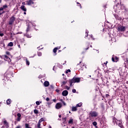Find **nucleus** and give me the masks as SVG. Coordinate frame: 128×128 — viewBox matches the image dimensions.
<instances>
[{
	"instance_id": "1",
	"label": "nucleus",
	"mask_w": 128,
	"mask_h": 128,
	"mask_svg": "<svg viewBox=\"0 0 128 128\" xmlns=\"http://www.w3.org/2000/svg\"><path fill=\"white\" fill-rule=\"evenodd\" d=\"M80 82V78H74L70 82V86L74 82Z\"/></svg>"
},
{
	"instance_id": "2",
	"label": "nucleus",
	"mask_w": 128,
	"mask_h": 128,
	"mask_svg": "<svg viewBox=\"0 0 128 128\" xmlns=\"http://www.w3.org/2000/svg\"><path fill=\"white\" fill-rule=\"evenodd\" d=\"M90 116L92 118H96L98 116V113L96 111H91L90 113Z\"/></svg>"
},
{
	"instance_id": "3",
	"label": "nucleus",
	"mask_w": 128,
	"mask_h": 128,
	"mask_svg": "<svg viewBox=\"0 0 128 128\" xmlns=\"http://www.w3.org/2000/svg\"><path fill=\"white\" fill-rule=\"evenodd\" d=\"M14 20H16V18L14 16L10 18V20L9 21V24L12 26V24H14Z\"/></svg>"
},
{
	"instance_id": "4",
	"label": "nucleus",
	"mask_w": 128,
	"mask_h": 128,
	"mask_svg": "<svg viewBox=\"0 0 128 128\" xmlns=\"http://www.w3.org/2000/svg\"><path fill=\"white\" fill-rule=\"evenodd\" d=\"M62 106V103L58 102L56 104L55 108L56 110H60Z\"/></svg>"
},
{
	"instance_id": "5",
	"label": "nucleus",
	"mask_w": 128,
	"mask_h": 128,
	"mask_svg": "<svg viewBox=\"0 0 128 128\" xmlns=\"http://www.w3.org/2000/svg\"><path fill=\"white\" fill-rule=\"evenodd\" d=\"M118 30H120V32H124V30H126V27L120 26L118 28Z\"/></svg>"
},
{
	"instance_id": "6",
	"label": "nucleus",
	"mask_w": 128,
	"mask_h": 128,
	"mask_svg": "<svg viewBox=\"0 0 128 128\" xmlns=\"http://www.w3.org/2000/svg\"><path fill=\"white\" fill-rule=\"evenodd\" d=\"M34 0H29L28 1H26V4L28 6H30V4H34Z\"/></svg>"
},
{
	"instance_id": "7",
	"label": "nucleus",
	"mask_w": 128,
	"mask_h": 128,
	"mask_svg": "<svg viewBox=\"0 0 128 128\" xmlns=\"http://www.w3.org/2000/svg\"><path fill=\"white\" fill-rule=\"evenodd\" d=\"M68 90H65L62 92V95L64 96H68Z\"/></svg>"
},
{
	"instance_id": "8",
	"label": "nucleus",
	"mask_w": 128,
	"mask_h": 128,
	"mask_svg": "<svg viewBox=\"0 0 128 128\" xmlns=\"http://www.w3.org/2000/svg\"><path fill=\"white\" fill-rule=\"evenodd\" d=\"M116 10H122V7L120 6V4H118L117 5H116Z\"/></svg>"
},
{
	"instance_id": "9",
	"label": "nucleus",
	"mask_w": 128,
	"mask_h": 128,
	"mask_svg": "<svg viewBox=\"0 0 128 128\" xmlns=\"http://www.w3.org/2000/svg\"><path fill=\"white\" fill-rule=\"evenodd\" d=\"M4 60H8V62H10L12 60H10V58L6 55L4 56Z\"/></svg>"
},
{
	"instance_id": "10",
	"label": "nucleus",
	"mask_w": 128,
	"mask_h": 128,
	"mask_svg": "<svg viewBox=\"0 0 128 128\" xmlns=\"http://www.w3.org/2000/svg\"><path fill=\"white\" fill-rule=\"evenodd\" d=\"M44 86H50V82H48V81H46L44 82Z\"/></svg>"
},
{
	"instance_id": "11",
	"label": "nucleus",
	"mask_w": 128,
	"mask_h": 128,
	"mask_svg": "<svg viewBox=\"0 0 128 128\" xmlns=\"http://www.w3.org/2000/svg\"><path fill=\"white\" fill-rule=\"evenodd\" d=\"M20 8L22 10H24V12H26V8L24 6H22Z\"/></svg>"
},
{
	"instance_id": "12",
	"label": "nucleus",
	"mask_w": 128,
	"mask_h": 128,
	"mask_svg": "<svg viewBox=\"0 0 128 128\" xmlns=\"http://www.w3.org/2000/svg\"><path fill=\"white\" fill-rule=\"evenodd\" d=\"M60 46L54 48L53 50L54 52L56 54V50H60Z\"/></svg>"
},
{
	"instance_id": "13",
	"label": "nucleus",
	"mask_w": 128,
	"mask_h": 128,
	"mask_svg": "<svg viewBox=\"0 0 128 128\" xmlns=\"http://www.w3.org/2000/svg\"><path fill=\"white\" fill-rule=\"evenodd\" d=\"M116 124H119V126H120V128H122V124H122V121H117Z\"/></svg>"
},
{
	"instance_id": "14",
	"label": "nucleus",
	"mask_w": 128,
	"mask_h": 128,
	"mask_svg": "<svg viewBox=\"0 0 128 128\" xmlns=\"http://www.w3.org/2000/svg\"><path fill=\"white\" fill-rule=\"evenodd\" d=\"M82 106V102L78 103V104H76V108H80Z\"/></svg>"
},
{
	"instance_id": "15",
	"label": "nucleus",
	"mask_w": 128,
	"mask_h": 128,
	"mask_svg": "<svg viewBox=\"0 0 128 128\" xmlns=\"http://www.w3.org/2000/svg\"><path fill=\"white\" fill-rule=\"evenodd\" d=\"M8 46H14V43L12 42H10L8 44Z\"/></svg>"
},
{
	"instance_id": "16",
	"label": "nucleus",
	"mask_w": 128,
	"mask_h": 128,
	"mask_svg": "<svg viewBox=\"0 0 128 128\" xmlns=\"http://www.w3.org/2000/svg\"><path fill=\"white\" fill-rule=\"evenodd\" d=\"M76 107H74V106H73L72 107V112H76Z\"/></svg>"
},
{
	"instance_id": "17",
	"label": "nucleus",
	"mask_w": 128,
	"mask_h": 128,
	"mask_svg": "<svg viewBox=\"0 0 128 128\" xmlns=\"http://www.w3.org/2000/svg\"><path fill=\"white\" fill-rule=\"evenodd\" d=\"M68 122V124H72L74 122V120L72 118L70 119Z\"/></svg>"
},
{
	"instance_id": "18",
	"label": "nucleus",
	"mask_w": 128,
	"mask_h": 128,
	"mask_svg": "<svg viewBox=\"0 0 128 128\" xmlns=\"http://www.w3.org/2000/svg\"><path fill=\"white\" fill-rule=\"evenodd\" d=\"M10 99H8L7 100H6V104H10Z\"/></svg>"
},
{
	"instance_id": "19",
	"label": "nucleus",
	"mask_w": 128,
	"mask_h": 128,
	"mask_svg": "<svg viewBox=\"0 0 128 128\" xmlns=\"http://www.w3.org/2000/svg\"><path fill=\"white\" fill-rule=\"evenodd\" d=\"M44 118H41L40 120H39V124H40V122H44Z\"/></svg>"
},
{
	"instance_id": "20",
	"label": "nucleus",
	"mask_w": 128,
	"mask_h": 128,
	"mask_svg": "<svg viewBox=\"0 0 128 128\" xmlns=\"http://www.w3.org/2000/svg\"><path fill=\"white\" fill-rule=\"evenodd\" d=\"M92 124L94 126H96L98 124V123H96V122H93Z\"/></svg>"
},
{
	"instance_id": "21",
	"label": "nucleus",
	"mask_w": 128,
	"mask_h": 128,
	"mask_svg": "<svg viewBox=\"0 0 128 128\" xmlns=\"http://www.w3.org/2000/svg\"><path fill=\"white\" fill-rule=\"evenodd\" d=\"M26 64H28V66H30V61L28 60V59H26Z\"/></svg>"
},
{
	"instance_id": "22",
	"label": "nucleus",
	"mask_w": 128,
	"mask_h": 128,
	"mask_svg": "<svg viewBox=\"0 0 128 128\" xmlns=\"http://www.w3.org/2000/svg\"><path fill=\"white\" fill-rule=\"evenodd\" d=\"M42 54L41 52H38V56H42Z\"/></svg>"
},
{
	"instance_id": "23",
	"label": "nucleus",
	"mask_w": 128,
	"mask_h": 128,
	"mask_svg": "<svg viewBox=\"0 0 128 128\" xmlns=\"http://www.w3.org/2000/svg\"><path fill=\"white\" fill-rule=\"evenodd\" d=\"M34 114H38V111L37 110H34Z\"/></svg>"
},
{
	"instance_id": "24",
	"label": "nucleus",
	"mask_w": 128,
	"mask_h": 128,
	"mask_svg": "<svg viewBox=\"0 0 128 128\" xmlns=\"http://www.w3.org/2000/svg\"><path fill=\"white\" fill-rule=\"evenodd\" d=\"M37 126H38V128H40V123L38 122Z\"/></svg>"
},
{
	"instance_id": "25",
	"label": "nucleus",
	"mask_w": 128,
	"mask_h": 128,
	"mask_svg": "<svg viewBox=\"0 0 128 128\" xmlns=\"http://www.w3.org/2000/svg\"><path fill=\"white\" fill-rule=\"evenodd\" d=\"M25 126H26V128H30L29 125L28 124H25Z\"/></svg>"
},
{
	"instance_id": "26",
	"label": "nucleus",
	"mask_w": 128,
	"mask_h": 128,
	"mask_svg": "<svg viewBox=\"0 0 128 128\" xmlns=\"http://www.w3.org/2000/svg\"><path fill=\"white\" fill-rule=\"evenodd\" d=\"M65 88L66 90H70V87L68 86H66Z\"/></svg>"
},
{
	"instance_id": "27",
	"label": "nucleus",
	"mask_w": 128,
	"mask_h": 128,
	"mask_svg": "<svg viewBox=\"0 0 128 128\" xmlns=\"http://www.w3.org/2000/svg\"><path fill=\"white\" fill-rule=\"evenodd\" d=\"M26 36H27V38H32V36H30V34L26 35Z\"/></svg>"
},
{
	"instance_id": "28",
	"label": "nucleus",
	"mask_w": 128,
	"mask_h": 128,
	"mask_svg": "<svg viewBox=\"0 0 128 128\" xmlns=\"http://www.w3.org/2000/svg\"><path fill=\"white\" fill-rule=\"evenodd\" d=\"M2 8H3L4 10V8H8V6L4 5V6H3Z\"/></svg>"
},
{
	"instance_id": "29",
	"label": "nucleus",
	"mask_w": 128,
	"mask_h": 128,
	"mask_svg": "<svg viewBox=\"0 0 128 128\" xmlns=\"http://www.w3.org/2000/svg\"><path fill=\"white\" fill-rule=\"evenodd\" d=\"M17 116L18 118H20V116H22V115L20 114H18Z\"/></svg>"
},
{
	"instance_id": "30",
	"label": "nucleus",
	"mask_w": 128,
	"mask_h": 128,
	"mask_svg": "<svg viewBox=\"0 0 128 128\" xmlns=\"http://www.w3.org/2000/svg\"><path fill=\"white\" fill-rule=\"evenodd\" d=\"M36 104H37V106H40V102L36 101Z\"/></svg>"
},
{
	"instance_id": "31",
	"label": "nucleus",
	"mask_w": 128,
	"mask_h": 128,
	"mask_svg": "<svg viewBox=\"0 0 128 128\" xmlns=\"http://www.w3.org/2000/svg\"><path fill=\"white\" fill-rule=\"evenodd\" d=\"M68 72H70V70H68L66 71V74H68Z\"/></svg>"
},
{
	"instance_id": "32",
	"label": "nucleus",
	"mask_w": 128,
	"mask_h": 128,
	"mask_svg": "<svg viewBox=\"0 0 128 128\" xmlns=\"http://www.w3.org/2000/svg\"><path fill=\"white\" fill-rule=\"evenodd\" d=\"M66 84V81L62 82V84Z\"/></svg>"
},
{
	"instance_id": "33",
	"label": "nucleus",
	"mask_w": 128,
	"mask_h": 128,
	"mask_svg": "<svg viewBox=\"0 0 128 128\" xmlns=\"http://www.w3.org/2000/svg\"><path fill=\"white\" fill-rule=\"evenodd\" d=\"M17 120H18V122H20V118L18 117V118H17Z\"/></svg>"
},
{
	"instance_id": "34",
	"label": "nucleus",
	"mask_w": 128,
	"mask_h": 128,
	"mask_svg": "<svg viewBox=\"0 0 128 128\" xmlns=\"http://www.w3.org/2000/svg\"><path fill=\"white\" fill-rule=\"evenodd\" d=\"M72 92L74 93V92H76V89H73L72 90Z\"/></svg>"
},
{
	"instance_id": "35",
	"label": "nucleus",
	"mask_w": 128,
	"mask_h": 128,
	"mask_svg": "<svg viewBox=\"0 0 128 128\" xmlns=\"http://www.w3.org/2000/svg\"><path fill=\"white\" fill-rule=\"evenodd\" d=\"M86 34H87V35L86 36V37H88V31L86 30Z\"/></svg>"
},
{
	"instance_id": "36",
	"label": "nucleus",
	"mask_w": 128,
	"mask_h": 128,
	"mask_svg": "<svg viewBox=\"0 0 128 128\" xmlns=\"http://www.w3.org/2000/svg\"><path fill=\"white\" fill-rule=\"evenodd\" d=\"M4 123L5 124H8V122H6V120H4Z\"/></svg>"
},
{
	"instance_id": "37",
	"label": "nucleus",
	"mask_w": 128,
	"mask_h": 128,
	"mask_svg": "<svg viewBox=\"0 0 128 128\" xmlns=\"http://www.w3.org/2000/svg\"><path fill=\"white\" fill-rule=\"evenodd\" d=\"M62 104H64V106H66V102H64V101H62Z\"/></svg>"
},
{
	"instance_id": "38",
	"label": "nucleus",
	"mask_w": 128,
	"mask_h": 128,
	"mask_svg": "<svg viewBox=\"0 0 128 128\" xmlns=\"http://www.w3.org/2000/svg\"><path fill=\"white\" fill-rule=\"evenodd\" d=\"M46 100L47 102H48V100H50V98H46Z\"/></svg>"
},
{
	"instance_id": "39",
	"label": "nucleus",
	"mask_w": 128,
	"mask_h": 128,
	"mask_svg": "<svg viewBox=\"0 0 128 128\" xmlns=\"http://www.w3.org/2000/svg\"><path fill=\"white\" fill-rule=\"evenodd\" d=\"M0 10H4L3 7H2V8H0Z\"/></svg>"
},
{
	"instance_id": "40",
	"label": "nucleus",
	"mask_w": 128,
	"mask_h": 128,
	"mask_svg": "<svg viewBox=\"0 0 128 128\" xmlns=\"http://www.w3.org/2000/svg\"><path fill=\"white\" fill-rule=\"evenodd\" d=\"M90 38H92V40H94V38L92 37V34L90 35Z\"/></svg>"
},
{
	"instance_id": "41",
	"label": "nucleus",
	"mask_w": 128,
	"mask_h": 128,
	"mask_svg": "<svg viewBox=\"0 0 128 128\" xmlns=\"http://www.w3.org/2000/svg\"><path fill=\"white\" fill-rule=\"evenodd\" d=\"M112 62H116V61H114V58H112Z\"/></svg>"
},
{
	"instance_id": "42",
	"label": "nucleus",
	"mask_w": 128,
	"mask_h": 128,
	"mask_svg": "<svg viewBox=\"0 0 128 128\" xmlns=\"http://www.w3.org/2000/svg\"><path fill=\"white\" fill-rule=\"evenodd\" d=\"M0 36H4V34H0Z\"/></svg>"
},
{
	"instance_id": "43",
	"label": "nucleus",
	"mask_w": 128,
	"mask_h": 128,
	"mask_svg": "<svg viewBox=\"0 0 128 128\" xmlns=\"http://www.w3.org/2000/svg\"><path fill=\"white\" fill-rule=\"evenodd\" d=\"M63 120H64V122H66V118H64Z\"/></svg>"
},
{
	"instance_id": "44",
	"label": "nucleus",
	"mask_w": 128,
	"mask_h": 128,
	"mask_svg": "<svg viewBox=\"0 0 128 128\" xmlns=\"http://www.w3.org/2000/svg\"><path fill=\"white\" fill-rule=\"evenodd\" d=\"M6 54H10V52H6Z\"/></svg>"
},
{
	"instance_id": "45",
	"label": "nucleus",
	"mask_w": 128,
	"mask_h": 128,
	"mask_svg": "<svg viewBox=\"0 0 128 128\" xmlns=\"http://www.w3.org/2000/svg\"><path fill=\"white\" fill-rule=\"evenodd\" d=\"M16 128H20V126H18Z\"/></svg>"
},
{
	"instance_id": "46",
	"label": "nucleus",
	"mask_w": 128,
	"mask_h": 128,
	"mask_svg": "<svg viewBox=\"0 0 128 128\" xmlns=\"http://www.w3.org/2000/svg\"><path fill=\"white\" fill-rule=\"evenodd\" d=\"M28 30H29V28H28L27 29H26V32H28Z\"/></svg>"
},
{
	"instance_id": "47",
	"label": "nucleus",
	"mask_w": 128,
	"mask_h": 128,
	"mask_svg": "<svg viewBox=\"0 0 128 128\" xmlns=\"http://www.w3.org/2000/svg\"><path fill=\"white\" fill-rule=\"evenodd\" d=\"M19 48H20V45H18Z\"/></svg>"
},
{
	"instance_id": "48",
	"label": "nucleus",
	"mask_w": 128,
	"mask_h": 128,
	"mask_svg": "<svg viewBox=\"0 0 128 128\" xmlns=\"http://www.w3.org/2000/svg\"><path fill=\"white\" fill-rule=\"evenodd\" d=\"M53 100H54V102H56V100L55 99H54Z\"/></svg>"
},
{
	"instance_id": "49",
	"label": "nucleus",
	"mask_w": 128,
	"mask_h": 128,
	"mask_svg": "<svg viewBox=\"0 0 128 128\" xmlns=\"http://www.w3.org/2000/svg\"><path fill=\"white\" fill-rule=\"evenodd\" d=\"M59 118H62V115H59Z\"/></svg>"
},
{
	"instance_id": "50",
	"label": "nucleus",
	"mask_w": 128,
	"mask_h": 128,
	"mask_svg": "<svg viewBox=\"0 0 128 128\" xmlns=\"http://www.w3.org/2000/svg\"><path fill=\"white\" fill-rule=\"evenodd\" d=\"M24 14H26V12H24Z\"/></svg>"
},
{
	"instance_id": "51",
	"label": "nucleus",
	"mask_w": 128,
	"mask_h": 128,
	"mask_svg": "<svg viewBox=\"0 0 128 128\" xmlns=\"http://www.w3.org/2000/svg\"><path fill=\"white\" fill-rule=\"evenodd\" d=\"M60 102H64V101L62 100V99H61V100H60Z\"/></svg>"
},
{
	"instance_id": "52",
	"label": "nucleus",
	"mask_w": 128,
	"mask_h": 128,
	"mask_svg": "<svg viewBox=\"0 0 128 128\" xmlns=\"http://www.w3.org/2000/svg\"><path fill=\"white\" fill-rule=\"evenodd\" d=\"M2 13L0 12V16H2Z\"/></svg>"
},
{
	"instance_id": "53",
	"label": "nucleus",
	"mask_w": 128,
	"mask_h": 128,
	"mask_svg": "<svg viewBox=\"0 0 128 128\" xmlns=\"http://www.w3.org/2000/svg\"><path fill=\"white\" fill-rule=\"evenodd\" d=\"M116 60H118V57H116Z\"/></svg>"
},
{
	"instance_id": "54",
	"label": "nucleus",
	"mask_w": 128,
	"mask_h": 128,
	"mask_svg": "<svg viewBox=\"0 0 128 128\" xmlns=\"http://www.w3.org/2000/svg\"><path fill=\"white\" fill-rule=\"evenodd\" d=\"M2 128H4V126H2Z\"/></svg>"
},
{
	"instance_id": "55",
	"label": "nucleus",
	"mask_w": 128,
	"mask_h": 128,
	"mask_svg": "<svg viewBox=\"0 0 128 128\" xmlns=\"http://www.w3.org/2000/svg\"><path fill=\"white\" fill-rule=\"evenodd\" d=\"M120 0H116V2H118Z\"/></svg>"
},
{
	"instance_id": "56",
	"label": "nucleus",
	"mask_w": 128,
	"mask_h": 128,
	"mask_svg": "<svg viewBox=\"0 0 128 128\" xmlns=\"http://www.w3.org/2000/svg\"><path fill=\"white\" fill-rule=\"evenodd\" d=\"M56 92H58V90H56Z\"/></svg>"
},
{
	"instance_id": "57",
	"label": "nucleus",
	"mask_w": 128,
	"mask_h": 128,
	"mask_svg": "<svg viewBox=\"0 0 128 128\" xmlns=\"http://www.w3.org/2000/svg\"><path fill=\"white\" fill-rule=\"evenodd\" d=\"M0 2H2V0H0Z\"/></svg>"
},
{
	"instance_id": "58",
	"label": "nucleus",
	"mask_w": 128,
	"mask_h": 128,
	"mask_svg": "<svg viewBox=\"0 0 128 128\" xmlns=\"http://www.w3.org/2000/svg\"><path fill=\"white\" fill-rule=\"evenodd\" d=\"M58 120H60V119L58 118Z\"/></svg>"
},
{
	"instance_id": "59",
	"label": "nucleus",
	"mask_w": 128,
	"mask_h": 128,
	"mask_svg": "<svg viewBox=\"0 0 128 128\" xmlns=\"http://www.w3.org/2000/svg\"><path fill=\"white\" fill-rule=\"evenodd\" d=\"M97 52H98V54L99 52H98V51H97Z\"/></svg>"
},
{
	"instance_id": "60",
	"label": "nucleus",
	"mask_w": 128,
	"mask_h": 128,
	"mask_svg": "<svg viewBox=\"0 0 128 128\" xmlns=\"http://www.w3.org/2000/svg\"><path fill=\"white\" fill-rule=\"evenodd\" d=\"M64 48H66V47H64Z\"/></svg>"
},
{
	"instance_id": "61",
	"label": "nucleus",
	"mask_w": 128,
	"mask_h": 128,
	"mask_svg": "<svg viewBox=\"0 0 128 128\" xmlns=\"http://www.w3.org/2000/svg\"><path fill=\"white\" fill-rule=\"evenodd\" d=\"M50 128H52V126H50Z\"/></svg>"
},
{
	"instance_id": "62",
	"label": "nucleus",
	"mask_w": 128,
	"mask_h": 128,
	"mask_svg": "<svg viewBox=\"0 0 128 128\" xmlns=\"http://www.w3.org/2000/svg\"><path fill=\"white\" fill-rule=\"evenodd\" d=\"M114 8H116V7H114Z\"/></svg>"
},
{
	"instance_id": "63",
	"label": "nucleus",
	"mask_w": 128,
	"mask_h": 128,
	"mask_svg": "<svg viewBox=\"0 0 128 128\" xmlns=\"http://www.w3.org/2000/svg\"><path fill=\"white\" fill-rule=\"evenodd\" d=\"M90 47L92 48V46H90Z\"/></svg>"
},
{
	"instance_id": "64",
	"label": "nucleus",
	"mask_w": 128,
	"mask_h": 128,
	"mask_svg": "<svg viewBox=\"0 0 128 128\" xmlns=\"http://www.w3.org/2000/svg\"><path fill=\"white\" fill-rule=\"evenodd\" d=\"M72 128H74L73 127Z\"/></svg>"
}]
</instances>
